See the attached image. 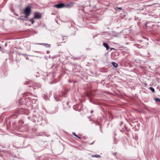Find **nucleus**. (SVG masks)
<instances>
[{"mask_svg": "<svg viewBox=\"0 0 160 160\" xmlns=\"http://www.w3.org/2000/svg\"><path fill=\"white\" fill-rule=\"evenodd\" d=\"M31 12V8L30 6L26 7L23 10V13L25 15V18H28Z\"/></svg>", "mask_w": 160, "mask_h": 160, "instance_id": "f257e3e1", "label": "nucleus"}, {"mask_svg": "<svg viewBox=\"0 0 160 160\" xmlns=\"http://www.w3.org/2000/svg\"><path fill=\"white\" fill-rule=\"evenodd\" d=\"M65 5L63 3H59L57 4L54 5L53 7L58 8H62L65 7Z\"/></svg>", "mask_w": 160, "mask_h": 160, "instance_id": "f03ea898", "label": "nucleus"}, {"mask_svg": "<svg viewBox=\"0 0 160 160\" xmlns=\"http://www.w3.org/2000/svg\"><path fill=\"white\" fill-rule=\"evenodd\" d=\"M33 18L38 19L41 18V15L39 13L35 12L34 14Z\"/></svg>", "mask_w": 160, "mask_h": 160, "instance_id": "7ed1b4c3", "label": "nucleus"}, {"mask_svg": "<svg viewBox=\"0 0 160 160\" xmlns=\"http://www.w3.org/2000/svg\"><path fill=\"white\" fill-rule=\"evenodd\" d=\"M78 10L79 12L80 13H81L82 12H84L83 7L82 6H79Z\"/></svg>", "mask_w": 160, "mask_h": 160, "instance_id": "20e7f679", "label": "nucleus"}, {"mask_svg": "<svg viewBox=\"0 0 160 160\" xmlns=\"http://www.w3.org/2000/svg\"><path fill=\"white\" fill-rule=\"evenodd\" d=\"M69 92V90H68L66 89H65L64 90L63 92L62 93V94L63 95L65 96L67 95L68 93Z\"/></svg>", "mask_w": 160, "mask_h": 160, "instance_id": "39448f33", "label": "nucleus"}, {"mask_svg": "<svg viewBox=\"0 0 160 160\" xmlns=\"http://www.w3.org/2000/svg\"><path fill=\"white\" fill-rule=\"evenodd\" d=\"M103 45L106 48L107 50H109V47L107 43L103 42Z\"/></svg>", "mask_w": 160, "mask_h": 160, "instance_id": "423d86ee", "label": "nucleus"}, {"mask_svg": "<svg viewBox=\"0 0 160 160\" xmlns=\"http://www.w3.org/2000/svg\"><path fill=\"white\" fill-rule=\"evenodd\" d=\"M112 64L115 68H117L118 66V64L115 62H112Z\"/></svg>", "mask_w": 160, "mask_h": 160, "instance_id": "0eeeda50", "label": "nucleus"}, {"mask_svg": "<svg viewBox=\"0 0 160 160\" xmlns=\"http://www.w3.org/2000/svg\"><path fill=\"white\" fill-rule=\"evenodd\" d=\"M92 157H95V158H99L101 157V156L100 155H92Z\"/></svg>", "mask_w": 160, "mask_h": 160, "instance_id": "6e6552de", "label": "nucleus"}, {"mask_svg": "<svg viewBox=\"0 0 160 160\" xmlns=\"http://www.w3.org/2000/svg\"><path fill=\"white\" fill-rule=\"evenodd\" d=\"M40 44H43L45 46L47 47H50L51 45L49 44H44V43H41Z\"/></svg>", "mask_w": 160, "mask_h": 160, "instance_id": "1a4fd4ad", "label": "nucleus"}, {"mask_svg": "<svg viewBox=\"0 0 160 160\" xmlns=\"http://www.w3.org/2000/svg\"><path fill=\"white\" fill-rule=\"evenodd\" d=\"M72 134L75 136L76 137H78V138H79V139H80L81 138L80 137H79L78 136V135H77L76 134V133L75 132H72Z\"/></svg>", "mask_w": 160, "mask_h": 160, "instance_id": "9d476101", "label": "nucleus"}, {"mask_svg": "<svg viewBox=\"0 0 160 160\" xmlns=\"http://www.w3.org/2000/svg\"><path fill=\"white\" fill-rule=\"evenodd\" d=\"M149 89L153 92H154L155 90L153 88L150 87L149 88Z\"/></svg>", "mask_w": 160, "mask_h": 160, "instance_id": "9b49d317", "label": "nucleus"}, {"mask_svg": "<svg viewBox=\"0 0 160 160\" xmlns=\"http://www.w3.org/2000/svg\"><path fill=\"white\" fill-rule=\"evenodd\" d=\"M33 18L32 19H29V21H30L32 23V24H33L34 22V21L33 20Z\"/></svg>", "mask_w": 160, "mask_h": 160, "instance_id": "f8f14e48", "label": "nucleus"}, {"mask_svg": "<svg viewBox=\"0 0 160 160\" xmlns=\"http://www.w3.org/2000/svg\"><path fill=\"white\" fill-rule=\"evenodd\" d=\"M154 100H155L156 102H160V99L159 98H154Z\"/></svg>", "mask_w": 160, "mask_h": 160, "instance_id": "ddd939ff", "label": "nucleus"}, {"mask_svg": "<svg viewBox=\"0 0 160 160\" xmlns=\"http://www.w3.org/2000/svg\"><path fill=\"white\" fill-rule=\"evenodd\" d=\"M18 19H19V20H24V18H20H20H18Z\"/></svg>", "mask_w": 160, "mask_h": 160, "instance_id": "4468645a", "label": "nucleus"}, {"mask_svg": "<svg viewBox=\"0 0 160 160\" xmlns=\"http://www.w3.org/2000/svg\"><path fill=\"white\" fill-rule=\"evenodd\" d=\"M117 8L118 9H119V10H122V8H118V7H117Z\"/></svg>", "mask_w": 160, "mask_h": 160, "instance_id": "2eb2a0df", "label": "nucleus"}, {"mask_svg": "<svg viewBox=\"0 0 160 160\" xmlns=\"http://www.w3.org/2000/svg\"><path fill=\"white\" fill-rule=\"evenodd\" d=\"M70 4H71V5H73V3H72V2H71Z\"/></svg>", "mask_w": 160, "mask_h": 160, "instance_id": "dca6fc26", "label": "nucleus"}, {"mask_svg": "<svg viewBox=\"0 0 160 160\" xmlns=\"http://www.w3.org/2000/svg\"><path fill=\"white\" fill-rule=\"evenodd\" d=\"M113 154H114V155H115L116 154V152H114V153H113Z\"/></svg>", "mask_w": 160, "mask_h": 160, "instance_id": "f3484780", "label": "nucleus"}, {"mask_svg": "<svg viewBox=\"0 0 160 160\" xmlns=\"http://www.w3.org/2000/svg\"><path fill=\"white\" fill-rule=\"evenodd\" d=\"M93 112V111H91V113H92V112Z\"/></svg>", "mask_w": 160, "mask_h": 160, "instance_id": "a211bd4d", "label": "nucleus"}, {"mask_svg": "<svg viewBox=\"0 0 160 160\" xmlns=\"http://www.w3.org/2000/svg\"><path fill=\"white\" fill-rule=\"evenodd\" d=\"M93 142H93L92 143H90V145H92V144H93Z\"/></svg>", "mask_w": 160, "mask_h": 160, "instance_id": "6ab92c4d", "label": "nucleus"}, {"mask_svg": "<svg viewBox=\"0 0 160 160\" xmlns=\"http://www.w3.org/2000/svg\"><path fill=\"white\" fill-rule=\"evenodd\" d=\"M68 104H69V102L67 103V105L68 106Z\"/></svg>", "mask_w": 160, "mask_h": 160, "instance_id": "aec40b11", "label": "nucleus"}, {"mask_svg": "<svg viewBox=\"0 0 160 160\" xmlns=\"http://www.w3.org/2000/svg\"><path fill=\"white\" fill-rule=\"evenodd\" d=\"M1 48V47L0 46V48Z\"/></svg>", "mask_w": 160, "mask_h": 160, "instance_id": "412c9836", "label": "nucleus"}]
</instances>
